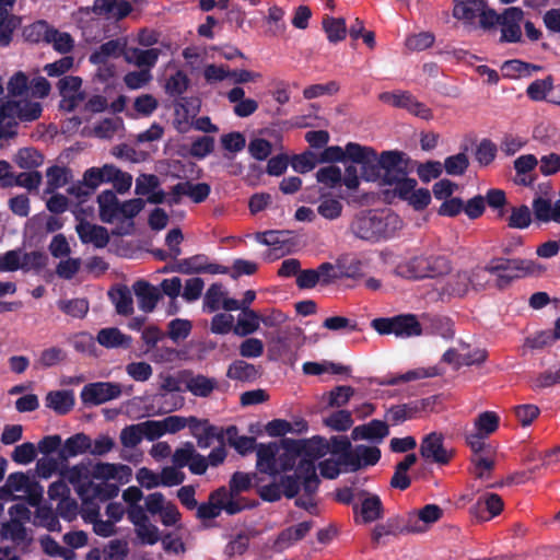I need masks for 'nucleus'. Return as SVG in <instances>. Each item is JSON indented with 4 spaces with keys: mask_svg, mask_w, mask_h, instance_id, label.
I'll list each match as a JSON object with an SVG mask.
<instances>
[{
    "mask_svg": "<svg viewBox=\"0 0 560 560\" xmlns=\"http://www.w3.org/2000/svg\"><path fill=\"white\" fill-rule=\"evenodd\" d=\"M532 223V212L527 206L512 208L508 224L512 229H526Z\"/></svg>",
    "mask_w": 560,
    "mask_h": 560,
    "instance_id": "338daca9",
    "label": "nucleus"
},
{
    "mask_svg": "<svg viewBox=\"0 0 560 560\" xmlns=\"http://www.w3.org/2000/svg\"><path fill=\"white\" fill-rule=\"evenodd\" d=\"M51 28L46 21H37L24 28L23 36L31 43H47Z\"/></svg>",
    "mask_w": 560,
    "mask_h": 560,
    "instance_id": "4d7b16f0",
    "label": "nucleus"
},
{
    "mask_svg": "<svg viewBox=\"0 0 560 560\" xmlns=\"http://www.w3.org/2000/svg\"><path fill=\"white\" fill-rule=\"evenodd\" d=\"M103 176L101 167L88 168L83 174V182L78 186H73L70 191L75 194L78 197H86L93 194V191L102 184Z\"/></svg>",
    "mask_w": 560,
    "mask_h": 560,
    "instance_id": "4c0bfd02",
    "label": "nucleus"
},
{
    "mask_svg": "<svg viewBox=\"0 0 560 560\" xmlns=\"http://www.w3.org/2000/svg\"><path fill=\"white\" fill-rule=\"evenodd\" d=\"M47 44H51L58 52L67 54L73 48L74 40L69 33L59 32L52 27Z\"/></svg>",
    "mask_w": 560,
    "mask_h": 560,
    "instance_id": "052dcab7",
    "label": "nucleus"
},
{
    "mask_svg": "<svg viewBox=\"0 0 560 560\" xmlns=\"http://www.w3.org/2000/svg\"><path fill=\"white\" fill-rule=\"evenodd\" d=\"M70 172L62 166H50L46 172L47 187L46 192L51 194L56 189L63 187L69 182Z\"/></svg>",
    "mask_w": 560,
    "mask_h": 560,
    "instance_id": "864d4df0",
    "label": "nucleus"
},
{
    "mask_svg": "<svg viewBox=\"0 0 560 560\" xmlns=\"http://www.w3.org/2000/svg\"><path fill=\"white\" fill-rule=\"evenodd\" d=\"M131 475V469L127 465L112 464V463H97L92 468V478L107 483L108 480L122 481L124 478L128 480Z\"/></svg>",
    "mask_w": 560,
    "mask_h": 560,
    "instance_id": "bb28decb",
    "label": "nucleus"
},
{
    "mask_svg": "<svg viewBox=\"0 0 560 560\" xmlns=\"http://www.w3.org/2000/svg\"><path fill=\"white\" fill-rule=\"evenodd\" d=\"M443 514V510L436 504H427L419 510L409 512L406 515V521L410 535L428 532L433 524L442 518Z\"/></svg>",
    "mask_w": 560,
    "mask_h": 560,
    "instance_id": "9b49d317",
    "label": "nucleus"
},
{
    "mask_svg": "<svg viewBox=\"0 0 560 560\" xmlns=\"http://www.w3.org/2000/svg\"><path fill=\"white\" fill-rule=\"evenodd\" d=\"M121 392V385L118 383L95 382L83 386L80 397L84 405L98 406L117 399Z\"/></svg>",
    "mask_w": 560,
    "mask_h": 560,
    "instance_id": "1a4fd4ad",
    "label": "nucleus"
},
{
    "mask_svg": "<svg viewBox=\"0 0 560 560\" xmlns=\"http://www.w3.org/2000/svg\"><path fill=\"white\" fill-rule=\"evenodd\" d=\"M122 51V44L117 39L108 40L102 44L90 56V61L94 65L105 63L110 57H118Z\"/></svg>",
    "mask_w": 560,
    "mask_h": 560,
    "instance_id": "49530a36",
    "label": "nucleus"
},
{
    "mask_svg": "<svg viewBox=\"0 0 560 560\" xmlns=\"http://www.w3.org/2000/svg\"><path fill=\"white\" fill-rule=\"evenodd\" d=\"M469 165L468 158L465 153H457L445 159L443 167L448 175L460 176Z\"/></svg>",
    "mask_w": 560,
    "mask_h": 560,
    "instance_id": "69168bd1",
    "label": "nucleus"
},
{
    "mask_svg": "<svg viewBox=\"0 0 560 560\" xmlns=\"http://www.w3.org/2000/svg\"><path fill=\"white\" fill-rule=\"evenodd\" d=\"M226 376L234 381L252 382L257 378L258 370L254 364L236 360L229 365Z\"/></svg>",
    "mask_w": 560,
    "mask_h": 560,
    "instance_id": "ea45409f",
    "label": "nucleus"
},
{
    "mask_svg": "<svg viewBox=\"0 0 560 560\" xmlns=\"http://www.w3.org/2000/svg\"><path fill=\"white\" fill-rule=\"evenodd\" d=\"M483 270L474 269L472 271H459L447 283V292L455 296H464L470 288H482L480 281L475 278L482 276Z\"/></svg>",
    "mask_w": 560,
    "mask_h": 560,
    "instance_id": "412c9836",
    "label": "nucleus"
},
{
    "mask_svg": "<svg viewBox=\"0 0 560 560\" xmlns=\"http://www.w3.org/2000/svg\"><path fill=\"white\" fill-rule=\"evenodd\" d=\"M443 441V435L438 432L425 435L420 444V455L432 463L447 464L453 456V452L444 447Z\"/></svg>",
    "mask_w": 560,
    "mask_h": 560,
    "instance_id": "ddd939ff",
    "label": "nucleus"
},
{
    "mask_svg": "<svg viewBox=\"0 0 560 560\" xmlns=\"http://www.w3.org/2000/svg\"><path fill=\"white\" fill-rule=\"evenodd\" d=\"M91 438L84 433H77L68 438L60 451V457L68 459L81 454L90 453Z\"/></svg>",
    "mask_w": 560,
    "mask_h": 560,
    "instance_id": "f704fd0d",
    "label": "nucleus"
},
{
    "mask_svg": "<svg viewBox=\"0 0 560 560\" xmlns=\"http://www.w3.org/2000/svg\"><path fill=\"white\" fill-rule=\"evenodd\" d=\"M58 307L71 317L83 318L89 311V302L85 299L60 300Z\"/></svg>",
    "mask_w": 560,
    "mask_h": 560,
    "instance_id": "13d9d810",
    "label": "nucleus"
},
{
    "mask_svg": "<svg viewBox=\"0 0 560 560\" xmlns=\"http://www.w3.org/2000/svg\"><path fill=\"white\" fill-rule=\"evenodd\" d=\"M45 402L46 407L59 415H65L73 407L74 399L72 393L68 390H55L47 394Z\"/></svg>",
    "mask_w": 560,
    "mask_h": 560,
    "instance_id": "58836bf2",
    "label": "nucleus"
},
{
    "mask_svg": "<svg viewBox=\"0 0 560 560\" xmlns=\"http://www.w3.org/2000/svg\"><path fill=\"white\" fill-rule=\"evenodd\" d=\"M533 212L539 222L560 223V199L552 202L550 199L537 197L533 201Z\"/></svg>",
    "mask_w": 560,
    "mask_h": 560,
    "instance_id": "7c9ffc66",
    "label": "nucleus"
},
{
    "mask_svg": "<svg viewBox=\"0 0 560 560\" xmlns=\"http://www.w3.org/2000/svg\"><path fill=\"white\" fill-rule=\"evenodd\" d=\"M257 454V469L262 472L270 475L272 477L277 476V454H278V444L269 443V444H259L256 447Z\"/></svg>",
    "mask_w": 560,
    "mask_h": 560,
    "instance_id": "2f4dec72",
    "label": "nucleus"
},
{
    "mask_svg": "<svg viewBox=\"0 0 560 560\" xmlns=\"http://www.w3.org/2000/svg\"><path fill=\"white\" fill-rule=\"evenodd\" d=\"M381 458V451L376 446H368L364 444L355 445L348 453L346 466L350 470L355 471L366 466L375 465Z\"/></svg>",
    "mask_w": 560,
    "mask_h": 560,
    "instance_id": "aec40b11",
    "label": "nucleus"
},
{
    "mask_svg": "<svg viewBox=\"0 0 560 560\" xmlns=\"http://www.w3.org/2000/svg\"><path fill=\"white\" fill-rule=\"evenodd\" d=\"M486 270L498 277L500 288L509 284L513 279L532 273L534 262L524 259L493 258L486 265Z\"/></svg>",
    "mask_w": 560,
    "mask_h": 560,
    "instance_id": "0eeeda50",
    "label": "nucleus"
},
{
    "mask_svg": "<svg viewBox=\"0 0 560 560\" xmlns=\"http://www.w3.org/2000/svg\"><path fill=\"white\" fill-rule=\"evenodd\" d=\"M284 11L277 5L269 8L265 22L268 25L266 34L270 36H280L285 32L287 25L283 21Z\"/></svg>",
    "mask_w": 560,
    "mask_h": 560,
    "instance_id": "8fccbe9b",
    "label": "nucleus"
},
{
    "mask_svg": "<svg viewBox=\"0 0 560 560\" xmlns=\"http://www.w3.org/2000/svg\"><path fill=\"white\" fill-rule=\"evenodd\" d=\"M328 450V441L319 436L307 441H299L298 475L303 477V489L308 497L317 490L319 483L315 460L325 456Z\"/></svg>",
    "mask_w": 560,
    "mask_h": 560,
    "instance_id": "20e7f679",
    "label": "nucleus"
},
{
    "mask_svg": "<svg viewBox=\"0 0 560 560\" xmlns=\"http://www.w3.org/2000/svg\"><path fill=\"white\" fill-rule=\"evenodd\" d=\"M2 536L12 540L18 546H27L32 541L25 528V524L16 521H9L2 525Z\"/></svg>",
    "mask_w": 560,
    "mask_h": 560,
    "instance_id": "37998d69",
    "label": "nucleus"
},
{
    "mask_svg": "<svg viewBox=\"0 0 560 560\" xmlns=\"http://www.w3.org/2000/svg\"><path fill=\"white\" fill-rule=\"evenodd\" d=\"M97 342L105 348H129L131 337L122 334L116 327L103 328L97 332Z\"/></svg>",
    "mask_w": 560,
    "mask_h": 560,
    "instance_id": "c9c22d12",
    "label": "nucleus"
},
{
    "mask_svg": "<svg viewBox=\"0 0 560 560\" xmlns=\"http://www.w3.org/2000/svg\"><path fill=\"white\" fill-rule=\"evenodd\" d=\"M14 162L25 170H32L43 164L44 158L39 151L34 148H23L18 151Z\"/></svg>",
    "mask_w": 560,
    "mask_h": 560,
    "instance_id": "5fc2aeb1",
    "label": "nucleus"
},
{
    "mask_svg": "<svg viewBox=\"0 0 560 560\" xmlns=\"http://www.w3.org/2000/svg\"><path fill=\"white\" fill-rule=\"evenodd\" d=\"M132 288L139 308L145 313L152 312L161 296L158 288L147 281H138Z\"/></svg>",
    "mask_w": 560,
    "mask_h": 560,
    "instance_id": "473e14b6",
    "label": "nucleus"
},
{
    "mask_svg": "<svg viewBox=\"0 0 560 560\" xmlns=\"http://www.w3.org/2000/svg\"><path fill=\"white\" fill-rule=\"evenodd\" d=\"M75 230L84 244H93L97 248H104L109 242L108 231L104 226L81 221Z\"/></svg>",
    "mask_w": 560,
    "mask_h": 560,
    "instance_id": "4be33fe9",
    "label": "nucleus"
},
{
    "mask_svg": "<svg viewBox=\"0 0 560 560\" xmlns=\"http://www.w3.org/2000/svg\"><path fill=\"white\" fill-rule=\"evenodd\" d=\"M66 359V352L58 347H51L42 351L36 366L40 369L51 368Z\"/></svg>",
    "mask_w": 560,
    "mask_h": 560,
    "instance_id": "774afa93",
    "label": "nucleus"
},
{
    "mask_svg": "<svg viewBox=\"0 0 560 560\" xmlns=\"http://www.w3.org/2000/svg\"><path fill=\"white\" fill-rule=\"evenodd\" d=\"M384 186L393 187V192L400 199L407 200L417 186V180L407 176L404 160L389 172Z\"/></svg>",
    "mask_w": 560,
    "mask_h": 560,
    "instance_id": "dca6fc26",
    "label": "nucleus"
},
{
    "mask_svg": "<svg viewBox=\"0 0 560 560\" xmlns=\"http://www.w3.org/2000/svg\"><path fill=\"white\" fill-rule=\"evenodd\" d=\"M323 28L330 43L343 40L347 34L346 22L341 18L336 19L329 15L324 16Z\"/></svg>",
    "mask_w": 560,
    "mask_h": 560,
    "instance_id": "09e8293b",
    "label": "nucleus"
},
{
    "mask_svg": "<svg viewBox=\"0 0 560 560\" xmlns=\"http://www.w3.org/2000/svg\"><path fill=\"white\" fill-rule=\"evenodd\" d=\"M354 393L355 389L351 386H336L329 393H327V406L330 408L345 407L350 401Z\"/></svg>",
    "mask_w": 560,
    "mask_h": 560,
    "instance_id": "6e6d98bb",
    "label": "nucleus"
},
{
    "mask_svg": "<svg viewBox=\"0 0 560 560\" xmlns=\"http://www.w3.org/2000/svg\"><path fill=\"white\" fill-rule=\"evenodd\" d=\"M347 156L361 166V177L366 182H377L384 186L389 172L398 162L402 161L404 153L397 151H384L377 156L375 150L359 143L347 144Z\"/></svg>",
    "mask_w": 560,
    "mask_h": 560,
    "instance_id": "f257e3e1",
    "label": "nucleus"
},
{
    "mask_svg": "<svg viewBox=\"0 0 560 560\" xmlns=\"http://www.w3.org/2000/svg\"><path fill=\"white\" fill-rule=\"evenodd\" d=\"M301 329L298 327L280 329L269 335V352L270 354L281 358L291 352V341L294 337H299Z\"/></svg>",
    "mask_w": 560,
    "mask_h": 560,
    "instance_id": "393cba45",
    "label": "nucleus"
},
{
    "mask_svg": "<svg viewBox=\"0 0 560 560\" xmlns=\"http://www.w3.org/2000/svg\"><path fill=\"white\" fill-rule=\"evenodd\" d=\"M410 535L406 516L388 518L384 524H378L372 532V540L376 544H385L386 536Z\"/></svg>",
    "mask_w": 560,
    "mask_h": 560,
    "instance_id": "5701e85b",
    "label": "nucleus"
},
{
    "mask_svg": "<svg viewBox=\"0 0 560 560\" xmlns=\"http://www.w3.org/2000/svg\"><path fill=\"white\" fill-rule=\"evenodd\" d=\"M228 100L234 103L233 112L237 117H248L258 109V103L253 98H245V91L235 86L226 94Z\"/></svg>",
    "mask_w": 560,
    "mask_h": 560,
    "instance_id": "72a5a7b5",
    "label": "nucleus"
},
{
    "mask_svg": "<svg viewBox=\"0 0 560 560\" xmlns=\"http://www.w3.org/2000/svg\"><path fill=\"white\" fill-rule=\"evenodd\" d=\"M499 427V417L493 411L481 412L475 420L474 429L480 434L489 436Z\"/></svg>",
    "mask_w": 560,
    "mask_h": 560,
    "instance_id": "bf43d9fd",
    "label": "nucleus"
},
{
    "mask_svg": "<svg viewBox=\"0 0 560 560\" xmlns=\"http://www.w3.org/2000/svg\"><path fill=\"white\" fill-rule=\"evenodd\" d=\"M401 228L402 220L394 212L369 211L359 214L351 224L358 237L371 242L390 237Z\"/></svg>",
    "mask_w": 560,
    "mask_h": 560,
    "instance_id": "7ed1b4c3",
    "label": "nucleus"
},
{
    "mask_svg": "<svg viewBox=\"0 0 560 560\" xmlns=\"http://www.w3.org/2000/svg\"><path fill=\"white\" fill-rule=\"evenodd\" d=\"M185 388L197 397H209L214 389L219 388L215 378L203 374H188L184 380Z\"/></svg>",
    "mask_w": 560,
    "mask_h": 560,
    "instance_id": "c85d7f7f",
    "label": "nucleus"
},
{
    "mask_svg": "<svg viewBox=\"0 0 560 560\" xmlns=\"http://www.w3.org/2000/svg\"><path fill=\"white\" fill-rule=\"evenodd\" d=\"M221 512H225L229 515L238 513V506L226 500L224 486L212 491L209 495L208 502L197 505V516L199 518H215L221 514Z\"/></svg>",
    "mask_w": 560,
    "mask_h": 560,
    "instance_id": "9d476101",
    "label": "nucleus"
},
{
    "mask_svg": "<svg viewBox=\"0 0 560 560\" xmlns=\"http://www.w3.org/2000/svg\"><path fill=\"white\" fill-rule=\"evenodd\" d=\"M90 521L93 523L94 532L103 537H108L114 534L115 523L113 521H103L98 518V508L93 505L92 502L85 504Z\"/></svg>",
    "mask_w": 560,
    "mask_h": 560,
    "instance_id": "603ef678",
    "label": "nucleus"
},
{
    "mask_svg": "<svg viewBox=\"0 0 560 560\" xmlns=\"http://www.w3.org/2000/svg\"><path fill=\"white\" fill-rule=\"evenodd\" d=\"M199 113V104L194 98H183L174 106L173 126L180 133H187L192 129V121Z\"/></svg>",
    "mask_w": 560,
    "mask_h": 560,
    "instance_id": "2eb2a0df",
    "label": "nucleus"
},
{
    "mask_svg": "<svg viewBox=\"0 0 560 560\" xmlns=\"http://www.w3.org/2000/svg\"><path fill=\"white\" fill-rule=\"evenodd\" d=\"M431 405L430 398L396 405L386 412V419L394 425L417 418Z\"/></svg>",
    "mask_w": 560,
    "mask_h": 560,
    "instance_id": "a211bd4d",
    "label": "nucleus"
},
{
    "mask_svg": "<svg viewBox=\"0 0 560 560\" xmlns=\"http://www.w3.org/2000/svg\"><path fill=\"white\" fill-rule=\"evenodd\" d=\"M340 278H354L361 272V261L352 256H341L337 259Z\"/></svg>",
    "mask_w": 560,
    "mask_h": 560,
    "instance_id": "0e129e2a",
    "label": "nucleus"
},
{
    "mask_svg": "<svg viewBox=\"0 0 560 560\" xmlns=\"http://www.w3.org/2000/svg\"><path fill=\"white\" fill-rule=\"evenodd\" d=\"M206 260V255L198 254L188 258L177 260L172 267L166 268L165 270L179 272L184 275L202 273Z\"/></svg>",
    "mask_w": 560,
    "mask_h": 560,
    "instance_id": "79ce46f5",
    "label": "nucleus"
},
{
    "mask_svg": "<svg viewBox=\"0 0 560 560\" xmlns=\"http://www.w3.org/2000/svg\"><path fill=\"white\" fill-rule=\"evenodd\" d=\"M159 55L160 49L158 48H150L145 50L132 48L125 54V58L129 63H133L138 67H147V70H149L156 63Z\"/></svg>",
    "mask_w": 560,
    "mask_h": 560,
    "instance_id": "a19ab883",
    "label": "nucleus"
},
{
    "mask_svg": "<svg viewBox=\"0 0 560 560\" xmlns=\"http://www.w3.org/2000/svg\"><path fill=\"white\" fill-rule=\"evenodd\" d=\"M395 271L406 279L434 278L448 273L451 262L444 255L421 254L399 262Z\"/></svg>",
    "mask_w": 560,
    "mask_h": 560,
    "instance_id": "39448f33",
    "label": "nucleus"
},
{
    "mask_svg": "<svg viewBox=\"0 0 560 560\" xmlns=\"http://www.w3.org/2000/svg\"><path fill=\"white\" fill-rule=\"evenodd\" d=\"M323 422L327 428L337 432H346L353 425L352 413L346 409L334 411L324 418Z\"/></svg>",
    "mask_w": 560,
    "mask_h": 560,
    "instance_id": "de8ad7c7",
    "label": "nucleus"
},
{
    "mask_svg": "<svg viewBox=\"0 0 560 560\" xmlns=\"http://www.w3.org/2000/svg\"><path fill=\"white\" fill-rule=\"evenodd\" d=\"M109 296L119 315L128 316L133 313L132 295L127 287H120L110 291Z\"/></svg>",
    "mask_w": 560,
    "mask_h": 560,
    "instance_id": "a18cd8bd",
    "label": "nucleus"
},
{
    "mask_svg": "<svg viewBox=\"0 0 560 560\" xmlns=\"http://www.w3.org/2000/svg\"><path fill=\"white\" fill-rule=\"evenodd\" d=\"M255 478L256 474L236 471L229 481V488L225 487L226 500L238 506V513L250 506L242 493L250 490Z\"/></svg>",
    "mask_w": 560,
    "mask_h": 560,
    "instance_id": "f8f14e48",
    "label": "nucleus"
},
{
    "mask_svg": "<svg viewBox=\"0 0 560 560\" xmlns=\"http://www.w3.org/2000/svg\"><path fill=\"white\" fill-rule=\"evenodd\" d=\"M63 480L71 483L84 504L94 500L106 501L118 494V487L114 483L94 482L90 463L81 462L60 470Z\"/></svg>",
    "mask_w": 560,
    "mask_h": 560,
    "instance_id": "f03ea898",
    "label": "nucleus"
},
{
    "mask_svg": "<svg viewBox=\"0 0 560 560\" xmlns=\"http://www.w3.org/2000/svg\"><path fill=\"white\" fill-rule=\"evenodd\" d=\"M82 80L79 77H65L59 80L58 89L62 96L61 107L67 110H73L84 100L81 91Z\"/></svg>",
    "mask_w": 560,
    "mask_h": 560,
    "instance_id": "f3484780",
    "label": "nucleus"
},
{
    "mask_svg": "<svg viewBox=\"0 0 560 560\" xmlns=\"http://www.w3.org/2000/svg\"><path fill=\"white\" fill-rule=\"evenodd\" d=\"M189 429L200 448H208L214 440L220 442L224 440L222 431L210 424L208 420H199L195 417H190Z\"/></svg>",
    "mask_w": 560,
    "mask_h": 560,
    "instance_id": "6ab92c4d",
    "label": "nucleus"
},
{
    "mask_svg": "<svg viewBox=\"0 0 560 560\" xmlns=\"http://www.w3.org/2000/svg\"><path fill=\"white\" fill-rule=\"evenodd\" d=\"M228 292L221 283H212L205 293L202 310L213 313L223 306Z\"/></svg>",
    "mask_w": 560,
    "mask_h": 560,
    "instance_id": "c03bdc74",
    "label": "nucleus"
},
{
    "mask_svg": "<svg viewBox=\"0 0 560 560\" xmlns=\"http://www.w3.org/2000/svg\"><path fill=\"white\" fill-rule=\"evenodd\" d=\"M260 317L255 311H245L242 316H238L237 324L233 331L237 336H247L259 328Z\"/></svg>",
    "mask_w": 560,
    "mask_h": 560,
    "instance_id": "3c124183",
    "label": "nucleus"
},
{
    "mask_svg": "<svg viewBox=\"0 0 560 560\" xmlns=\"http://www.w3.org/2000/svg\"><path fill=\"white\" fill-rule=\"evenodd\" d=\"M300 462L299 441L283 440L278 445V454L276 460L277 475L281 471L292 469Z\"/></svg>",
    "mask_w": 560,
    "mask_h": 560,
    "instance_id": "a878e982",
    "label": "nucleus"
},
{
    "mask_svg": "<svg viewBox=\"0 0 560 560\" xmlns=\"http://www.w3.org/2000/svg\"><path fill=\"white\" fill-rule=\"evenodd\" d=\"M42 107L38 103L27 101H8L0 105V139L12 137L18 119L34 120L40 116Z\"/></svg>",
    "mask_w": 560,
    "mask_h": 560,
    "instance_id": "423d86ee",
    "label": "nucleus"
},
{
    "mask_svg": "<svg viewBox=\"0 0 560 560\" xmlns=\"http://www.w3.org/2000/svg\"><path fill=\"white\" fill-rule=\"evenodd\" d=\"M372 327L381 335L393 334L398 338H410L422 334L421 325L412 314L376 318L372 322Z\"/></svg>",
    "mask_w": 560,
    "mask_h": 560,
    "instance_id": "6e6552de",
    "label": "nucleus"
},
{
    "mask_svg": "<svg viewBox=\"0 0 560 560\" xmlns=\"http://www.w3.org/2000/svg\"><path fill=\"white\" fill-rule=\"evenodd\" d=\"M316 178L319 183L324 184L328 188H335L341 184L342 172L340 167L336 165H329L319 168L316 173Z\"/></svg>",
    "mask_w": 560,
    "mask_h": 560,
    "instance_id": "e2e57ef3",
    "label": "nucleus"
},
{
    "mask_svg": "<svg viewBox=\"0 0 560 560\" xmlns=\"http://www.w3.org/2000/svg\"><path fill=\"white\" fill-rule=\"evenodd\" d=\"M453 16L466 25H471L486 7V0H454Z\"/></svg>",
    "mask_w": 560,
    "mask_h": 560,
    "instance_id": "c756f323",
    "label": "nucleus"
},
{
    "mask_svg": "<svg viewBox=\"0 0 560 560\" xmlns=\"http://www.w3.org/2000/svg\"><path fill=\"white\" fill-rule=\"evenodd\" d=\"M389 434V429L386 422L382 420H372L366 424L355 427L351 432L353 441L368 440L375 443H381Z\"/></svg>",
    "mask_w": 560,
    "mask_h": 560,
    "instance_id": "b1692460",
    "label": "nucleus"
},
{
    "mask_svg": "<svg viewBox=\"0 0 560 560\" xmlns=\"http://www.w3.org/2000/svg\"><path fill=\"white\" fill-rule=\"evenodd\" d=\"M317 212L327 220H336L341 215L342 203L331 197H323L317 206Z\"/></svg>",
    "mask_w": 560,
    "mask_h": 560,
    "instance_id": "680f3d73",
    "label": "nucleus"
},
{
    "mask_svg": "<svg viewBox=\"0 0 560 560\" xmlns=\"http://www.w3.org/2000/svg\"><path fill=\"white\" fill-rule=\"evenodd\" d=\"M312 527L313 523L311 521L301 522L298 525L288 527L279 534L276 545L281 549L288 548L303 539Z\"/></svg>",
    "mask_w": 560,
    "mask_h": 560,
    "instance_id": "e433bc0d",
    "label": "nucleus"
},
{
    "mask_svg": "<svg viewBox=\"0 0 560 560\" xmlns=\"http://www.w3.org/2000/svg\"><path fill=\"white\" fill-rule=\"evenodd\" d=\"M524 12L522 9L511 7L501 13V43H518L522 40V28Z\"/></svg>",
    "mask_w": 560,
    "mask_h": 560,
    "instance_id": "4468645a",
    "label": "nucleus"
},
{
    "mask_svg": "<svg viewBox=\"0 0 560 560\" xmlns=\"http://www.w3.org/2000/svg\"><path fill=\"white\" fill-rule=\"evenodd\" d=\"M100 219L105 223L119 221L120 201L113 190H104L97 196Z\"/></svg>",
    "mask_w": 560,
    "mask_h": 560,
    "instance_id": "cd10ccee",
    "label": "nucleus"
}]
</instances>
